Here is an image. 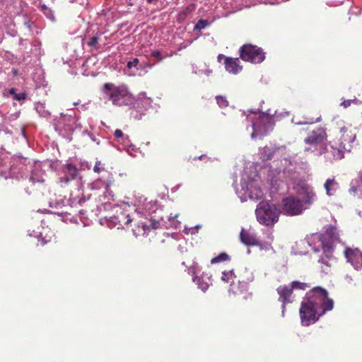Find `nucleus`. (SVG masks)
Listing matches in <instances>:
<instances>
[{"label": "nucleus", "mask_w": 362, "mask_h": 362, "mask_svg": "<svg viewBox=\"0 0 362 362\" xmlns=\"http://www.w3.org/2000/svg\"><path fill=\"white\" fill-rule=\"evenodd\" d=\"M240 57L245 62L259 64L265 59L263 49L252 44H245L240 47Z\"/></svg>", "instance_id": "nucleus-6"}, {"label": "nucleus", "mask_w": 362, "mask_h": 362, "mask_svg": "<svg viewBox=\"0 0 362 362\" xmlns=\"http://www.w3.org/2000/svg\"><path fill=\"white\" fill-rule=\"evenodd\" d=\"M26 96H27V95L25 93H16L13 96V99H15L16 100L20 101V100H25L26 98Z\"/></svg>", "instance_id": "nucleus-26"}, {"label": "nucleus", "mask_w": 362, "mask_h": 362, "mask_svg": "<svg viewBox=\"0 0 362 362\" xmlns=\"http://www.w3.org/2000/svg\"><path fill=\"white\" fill-rule=\"evenodd\" d=\"M354 128L341 119H334L332 121L331 131L334 137L329 144L333 149V155L337 158H342L344 151H350L351 144L355 141L356 134Z\"/></svg>", "instance_id": "nucleus-2"}, {"label": "nucleus", "mask_w": 362, "mask_h": 362, "mask_svg": "<svg viewBox=\"0 0 362 362\" xmlns=\"http://www.w3.org/2000/svg\"><path fill=\"white\" fill-rule=\"evenodd\" d=\"M93 170L95 173H100L102 170V168L100 167V162H97L93 168Z\"/></svg>", "instance_id": "nucleus-27"}, {"label": "nucleus", "mask_w": 362, "mask_h": 362, "mask_svg": "<svg viewBox=\"0 0 362 362\" xmlns=\"http://www.w3.org/2000/svg\"><path fill=\"white\" fill-rule=\"evenodd\" d=\"M124 217H125V218H127V221H125L126 225H128L129 223H130L132 222V220L130 218L129 214L125 215Z\"/></svg>", "instance_id": "nucleus-33"}, {"label": "nucleus", "mask_w": 362, "mask_h": 362, "mask_svg": "<svg viewBox=\"0 0 362 362\" xmlns=\"http://www.w3.org/2000/svg\"><path fill=\"white\" fill-rule=\"evenodd\" d=\"M139 63V60L138 58H134L132 61H129L127 64V66L129 69H132V67H135Z\"/></svg>", "instance_id": "nucleus-25"}, {"label": "nucleus", "mask_w": 362, "mask_h": 362, "mask_svg": "<svg viewBox=\"0 0 362 362\" xmlns=\"http://www.w3.org/2000/svg\"><path fill=\"white\" fill-rule=\"evenodd\" d=\"M258 222L267 226H273L279 221V211L274 204L261 202L255 210Z\"/></svg>", "instance_id": "nucleus-4"}, {"label": "nucleus", "mask_w": 362, "mask_h": 362, "mask_svg": "<svg viewBox=\"0 0 362 362\" xmlns=\"http://www.w3.org/2000/svg\"><path fill=\"white\" fill-rule=\"evenodd\" d=\"M158 0H146L148 4H155L158 2Z\"/></svg>", "instance_id": "nucleus-35"}, {"label": "nucleus", "mask_w": 362, "mask_h": 362, "mask_svg": "<svg viewBox=\"0 0 362 362\" xmlns=\"http://www.w3.org/2000/svg\"><path fill=\"white\" fill-rule=\"evenodd\" d=\"M282 210L284 214L291 216L298 215L303 210V202L294 197H288L282 200Z\"/></svg>", "instance_id": "nucleus-7"}, {"label": "nucleus", "mask_w": 362, "mask_h": 362, "mask_svg": "<svg viewBox=\"0 0 362 362\" xmlns=\"http://www.w3.org/2000/svg\"><path fill=\"white\" fill-rule=\"evenodd\" d=\"M322 249H323L324 252H329L330 250H332V247L328 245H323Z\"/></svg>", "instance_id": "nucleus-32"}, {"label": "nucleus", "mask_w": 362, "mask_h": 362, "mask_svg": "<svg viewBox=\"0 0 362 362\" xmlns=\"http://www.w3.org/2000/svg\"><path fill=\"white\" fill-rule=\"evenodd\" d=\"M9 93L11 95H13V96L15 95V94H16V89L14 88H12L9 90Z\"/></svg>", "instance_id": "nucleus-34"}, {"label": "nucleus", "mask_w": 362, "mask_h": 362, "mask_svg": "<svg viewBox=\"0 0 362 362\" xmlns=\"http://www.w3.org/2000/svg\"><path fill=\"white\" fill-rule=\"evenodd\" d=\"M276 291L279 296V301L282 303V315H284L286 305L292 302L291 300L293 294L292 288H291L289 285H282L277 288Z\"/></svg>", "instance_id": "nucleus-9"}, {"label": "nucleus", "mask_w": 362, "mask_h": 362, "mask_svg": "<svg viewBox=\"0 0 362 362\" xmlns=\"http://www.w3.org/2000/svg\"><path fill=\"white\" fill-rule=\"evenodd\" d=\"M327 138L326 129L319 127L312 130L308 136L304 139L306 144L317 146L322 144Z\"/></svg>", "instance_id": "nucleus-8"}, {"label": "nucleus", "mask_w": 362, "mask_h": 362, "mask_svg": "<svg viewBox=\"0 0 362 362\" xmlns=\"http://www.w3.org/2000/svg\"><path fill=\"white\" fill-rule=\"evenodd\" d=\"M240 239L243 244L247 246H258L260 245L259 240L256 238V235L245 229L241 230Z\"/></svg>", "instance_id": "nucleus-13"}, {"label": "nucleus", "mask_w": 362, "mask_h": 362, "mask_svg": "<svg viewBox=\"0 0 362 362\" xmlns=\"http://www.w3.org/2000/svg\"><path fill=\"white\" fill-rule=\"evenodd\" d=\"M204 158H206V156L205 155H202L201 156L199 157V159L202 160Z\"/></svg>", "instance_id": "nucleus-36"}, {"label": "nucleus", "mask_w": 362, "mask_h": 362, "mask_svg": "<svg viewBox=\"0 0 362 362\" xmlns=\"http://www.w3.org/2000/svg\"><path fill=\"white\" fill-rule=\"evenodd\" d=\"M345 256L356 269L362 268V252L358 249H346Z\"/></svg>", "instance_id": "nucleus-10"}, {"label": "nucleus", "mask_w": 362, "mask_h": 362, "mask_svg": "<svg viewBox=\"0 0 362 362\" xmlns=\"http://www.w3.org/2000/svg\"><path fill=\"white\" fill-rule=\"evenodd\" d=\"M300 191L298 192L299 194L303 196V202L310 206L313 204L317 199V196L313 190V188L308 185L303 184L300 186Z\"/></svg>", "instance_id": "nucleus-11"}, {"label": "nucleus", "mask_w": 362, "mask_h": 362, "mask_svg": "<svg viewBox=\"0 0 362 362\" xmlns=\"http://www.w3.org/2000/svg\"><path fill=\"white\" fill-rule=\"evenodd\" d=\"M230 259V257L228 254L226 252H221L218 256L214 257L211 260V264L219 263L222 262H225Z\"/></svg>", "instance_id": "nucleus-18"}, {"label": "nucleus", "mask_w": 362, "mask_h": 362, "mask_svg": "<svg viewBox=\"0 0 362 362\" xmlns=\"http://www.w3.org/2000/svg\"><path fill=\"white\" fill-rule=\"evenodd\" d=\"M289 286L291 288H292V291L293 289L305 290L307 288L309 287L307 284L298 281H292Z\"/></svg>", "instance_id": "nucleus-20"}, {"label": "nucleus", "mask_w": 362, "mask_h": 362, "mask_svg": "<svg viewBox=\"0 0 362 362\" xmlns=\"http://www.w3.org/2000/svg\"><path fill=\"white\" fill-rule=\"evenodd\" d=\"M351 103H352L351 100H344L341 103V105H342V106H344V107L346 108V107H348L349 106L351 105Z\"/></svg>", "instance_id": "nucleus-30"}, {"label": "nucleus", "mask_w": 362, "mask_h": 362, "mask_svg": "<svg viewBox=\"0 0 362 362\" xmlns=\"http://www.w3.org/2000/svg\"><path fill=\"white\" fill-rule=\"evenodd\" d=\"M237 279V276L234 274L233 271L223 272H222L221 280L226 283L230 284L229 291L234 294L242 293L247 287V285L253 281L254 276L252 274L247 270L246 269L243 272V274H240L238 281L241 284V287H236L235 280Z\"/></svg>", "instance_id": "nucleus-5"}, {"label": "nucleus", "mask_w": 362, "mask_h": 362, "mask_svg": "<svg viewBox=\"0 0 362 362\" xmlns=\"http://www.w3.org/2000/svg\"><path fill=\"white\" fill-rule=\"evenodd\" d=\"M193 281L198 284L199 288L202 291H206L208 289V288H209L208 283L204 282L202 279L197 276V277L193 278Z\"/></svg>", "instance_id": "nucleus-21"}, {"label": "nucleus", "mask_w": 362, "mask_h": 362, "mask_svg": "<svg viewBox=\"0 0 362 362\" xmlns=\"http://www.w3.org/2000/svg\"><path fill=\"white\" fill-rule=\"evenodd\" d=\"M100 36H101V34H97L95 36H93L91 37L89 40L87 42V45L90 47H93L95 49H98V40H100Z\"/></svg>", "instance_id": "nucleus-19"}, {"label": "nucleus", "mask_w": 362, "mask_h": 362, "mask_svg": "<svg viewBox=\"0 0 362 362\" xmlns=\"http://www.w3.org/2000/svg\"><path fill=\"white\" fill-rule=\"evenodd\" d=\"M324 187L326 190V194L331 197L335 194L339 188V185L334 178H329L324 184Z\"/></svg>", "instance_id": "nucleus-15"}, {"label": "nucleus", "mask_w": 362, "mask_h": 362, "mask_svg": "<svg viewBox=\"0 0 362 362\" xmlns=\"http://www.w3.org/2000/svg\"><path fill=\"white\" fill-rule=\"evenodd\" d=\"M151 56L157 59L158 61H159V62H161L165 57L161 54V52L159 50H155V51L152 52Z\"/></svg>", "instance_id": "nucleus-24"}, {"label": "nucleus", "mask_w": 362, "mask_h": 362, "mask_svg": "<svg viewBox=\"0 0 362 362\" xmlns=\"http://www.w3.org/2000/svg\"><path fill=\"white\" fill-rule=\"evenodd\" d=\"M228 57L224 56L223 54H219L217 57V60L218 62H221V61L223 59L225 61V58H227Z\"/></svg>", "instance_id": "nucleus-31"}, {"label": "nucleus", "mask_w": 362, "mask_h": 362, "mask_svg": "<svg viewBox=\"0 0 362 362\" xmlns=\"http://www.w3.org/2000/svg\"><path fill=\"white\" fill-rule=\"evenodd\" d=\"M226 70L232 74H237L243 70L239 58L227 57L223 62Z\"/></svg>", "instance_id": "nucleus-12"}, {"label": "nucleus", "mask_w": 362, "mask_h": 362, "mask_svg": "<svg viewBox=\"0 0 362 362\" xmlns=\"http://www.w3.org/2000/svg\"><path fill=\"white\" fill-rule=\"evenodd\" d=\"M209 25L207 20L200 19L194 25V30H201Z\"/></svg>", "instance_id": "nucleus-22"}, {"label": "nucleus", "mask_w": 362, "mask_h": 362, "mask_svg": "<svg viewBox=\"0 0 362 362\" xmlns=\"http://www.w3.org/2000/svg\"><path fill=\"white\" fill-rule=\"evenodd\" d=\"M216 99L220 107H226L228 106V101L226 100V97L217 95Z\"/></svg>", "instance_id": "nucleus-23"}, {"label": "nucleus", "mask_w": 362, "mask_h": 362, "mask_svg": "<svg viewBox=\"0 0 362 362\" xmlns=\"http://www.w3.org/2000/svg\"><path fill=\"white\" fill-rule=\"evenodd\" d=\"M143 235H148L151 230H156L160 227V222L155 219H150L147 222L141 223Z\"/></svg>", "instance_id": "nucleus-16"}, {"label": "nucleus", "mask_w": 362, "mask_h": 362, "mask_svg": "<svg viewBox=\"0 0 362 362\" xmlns=\"http://www.w3.org/2000/svg\"><path fill=\"white\" fill-rule=\"evenodd\" d=\"M103 92L114 105L129 106L134 105V97L129 92L125 86H116L112 83H105L103 85Z\"/></svg>", "instance_id": "nucleus-3"}, {"label": "nucleus", "mask_w": 362, "mask_h": 362, "mask_svg": "<svg viewBox=\"0 0 362 362\" xmlns=\"http://www.w3.org/2000/svg\"><path fill=\"white\" fill-rule=\"evenodd\" d=\"M320 120V117L316 119L315 122H319Z\"/></svg>", "instance_id": "nucleus-37"}, {"label": "nucleus", "mask_w": 362, "mask_h": 362, "mask_svg": "<svg viewBox=\"0 0 362 362\" xmlns=\"http://www.w3.org/2000/svg\"><path fill=\"white\" fill-rule=\"evenodd\" d=\"M78 174L77 169L72 165L68 164L64 169V176L59 178L60 182L68 183L74 180Z\"/></svg>", "instance_id": "nucleus-14"}, {"label": "nucleus", "mask_w": 362, "mask_h": 362, "mask_svg": "<svg viewBox=\"0 0 362 362\" xmlns=\"http://www.w3.org/2000/svg\"><path fill=\"white\" fill-rule=\"evenodd\" d=\"M330 260L328 257H322L318 260L321 271L325 274H328L331 271L332 262Z\"/></svg>", "instance_id": "nucleus-17"}, {"label": "nucleus", "mask_w": 362, "mask_h": 362, "mask_svg": "<svg viewBox=\"0 0 362 362\" xmlns=\"http://www.w3.org/2000/svg\"><path fill=\"white\" fill-rule=\"evenodd\" d=\"M114 135H115V137H117V138H121V137H122V136H124V134H123V132H122V130H120V129H116V130L115 131Z\"/></svg>", "instance_id": "nucleus-29"}, {"label": "nucleus", "mask_w": 362, "mask_h": 362, "mask_svg": "<svg viewBox=\"0 0 362 362\" xmlns=\"http://www.w3.org/2000/svg\"><path fill=\"white\" fill-rule=\"evenodd\" d=\"M334 301L328 297L327 291L319 286L308 292L300 303L299 315L301 324L309 326L317 322L319 317L332 310Z\"/></svg>", "instance_id": "nucleus-1"}, {"label": "nucleus", "mask_w": 362, "mask_h": 362, "mask_svg": "<svg viewBox=\"0 0 362 362\" xmlns=\"http://www.w3.org/2000/svg\"><path fill=\"white\" fill-rule=\"evenodd\" d=\"M262 195H263V193H262V190L258 189H257V192L255 194V197L251 196V197L252 199H260L262 197Z\"/></svg>", "instance_id": "nucleus-28"}]
</instances>
